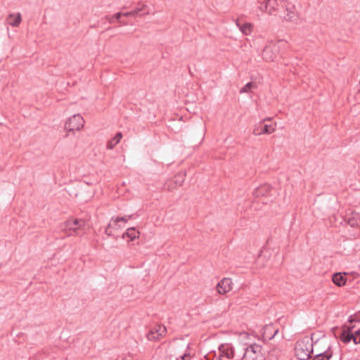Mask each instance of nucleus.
Wrapping results in <instances>:
<instances>
[{
    "label": "nucleus",
    "mask_w": 360,
    "mask_h": 360,
    "mask_svg": "<svg viewBox=\"0 0 360 360\" xmlns=\"http://www.w3.org/2000/svg\"><path fill=\"white\" fill-rule=\"evenodd\" d=\"M278 53V47L275 44L264 46L262 49V57L266 61H274Z\"/></svg>",
    "instance_id": "obj_8"
},
{
    "label": "nucleus",
    "mask_w": 360,
    "mask_h": 360,
    "mask_svg": "<svg viewBox=\"0 0 360 360\" xmlns=\"http://www.w3.org/2000/svg\"><path fill=\"white\" fill-rule=\"evenodd\" d=\"M231 279L229 278H224L219 281L217 285V290L219 294L224 295L231 290Z\"/></svg>",
    "instance_id": "obj_10"
},
{
    "label": "nucleus",
    "mask_w": 360,
    "mask_h": 360,
    "mask_svg": "<svg viewBox=\"0 0 360 360\" xmlns=\"http://www.w3.org/2000/svg\"><path fill=\"white\" fill-rule=\"evenodd\" d=\"M252 335L254 338L259 337L255 330L249 328V337ZM264 356L262 352V342H250L249 340V360H264Z\"/></svg>",
    "instance_id": "obj_3"
},
{
    "label": "nucleus",
    "mask_w": 360,
    "mask_h": 360,
    "mask_svg": "<svg viewBox=\"0 0 360 360\" xmlns=\"http://www.w3.org/2000/svg\"><path fill=\"white\" fill-rule=\"evenodd\" d=\"M122 14L121 12H118L112 15V16L105 15V18L109 22V23H114L115 22H118L122 23L124 25H127V22L123 20H121Z\"/></svg>",
    "instance_id": "obj_17"
},
{
    "label": "nucleus",
    "mask_w": 360,
    "mask_h": 360,
    "mask_svg": "<svg viewBox=\"0 0 360 360\" xmlns=\"http://www.w3.org/2000/svg\"><path fill=\"white\" fill-rule=\"evenodd\" d=\"M352 333L354 335V343L355 345L360 344V328L352 330Z\"/></svg>",
    "instance_id": "obj_28"
},
{
    "label": "nucleus",
    "mask_w": 360,
    "mask_h": 360,
    "mask_svg": "<svg viewBox=\"0 0 360 360\" xmlns=\"http://www.w3.org/2000/svg\"><path fill=\"white\" fill-rule=\"evenodd\" d=\"M250 81H249V94L252 91V89H257L258 85L262 82V77L257 72H251L250 75Z\"/></svg>",
    "instance_id": "obj_13"
},
{
    "label": "nucleus",
    "mask_w": 360,
    "mask_h": 360,
    "mask_svg": "<svg viewBox=\"0 0 360 360\" xmlns=\"http://www.w3.org/2000/svg\"><path fill=\"white\" fill-rule=\"evenodd\" d=\"M121 14H122V16H124V17H130V16H133V14H132V12H131V11L126 12V13H122V12H121Z\"/></svg>",
    "instance_id": "obj_33"
},
{
    "label": "nucleus",
    "mask_w": 360,
    "mask_h": 360,
    "mask_svg": "<svg viewBox=\"0 0 360 360\" xmlns=\"http://www.w3.org/2000/svg\"><path fill=\"white\" fill-rule=\"evenodd\" d=\"M259 328H261L259 331L262 332V339L258 338L257 341L262 343H264L266 340H270L273 339L278 332V329L276 328L273 325H265L263 326L262 324H260Z\"/></svg>",
    "instance_id": "obj_7"
},
{
    "label": "nucleus",
    "mask_w": 360,
    "mask_h": 360,
    "mask_svg": "<svg viewBox=\"0 0 360 360\" xmlns=\"http://www.w3.org/2000/svg\"><path fill=\"white\" fill-rule=\"evenodd\" d=\"M295 6L291 5L290 6L286 7V15L283 17L284 20L289 22H292L295 20V14L294 13Z\"/></svg>",
    "instance_id": "obj_21"
},
{
    "label": "nucleus",
    "mask_w": 360,
    "mask_h": 360,
    "mask_svg": "<svg viewBox=\"0 0 360 360\" xmlns=\"http://www.w3.org/2000/svg\"><path fill=\"white\" fill-rule=\"evenodd\" d=\"M8 23L13 27H18L21 22V15L18 13L16 15L10 14L7 18Z\"/></svg>",
    "instance_id": "obj_18"
},
{
    "label": "nucleus",
    "mask_w": 360,
    "mask_h": 360,
    "mask_svg": "<svg viewBox=\"0 0 360 360\" xmlns=\"http://www.w3.org/2000/svg\"><path fill=\"white\" fill-rule=\"evenodd\" d=\"M84 123V120L80 115H74L65 122V129L68 132L74 133L75 131L80 130Z\"/></svg>",
    "instance_id": "obj_5"
},
{
    "label": "nucleus",
    "mask_w": 360,
    "mask_h": 360,
    "mask_svg": "<svg viewBox=\"0 0 360 360\" xmlns=\"http://www.w3.org/2000/svg\"><path fill=\"white\" fill-rule=\"evenodd\" d=\"M333 355L331 346H328L324 351H317L316 354L311 356V360H330Z\"/></svg>",
    "instance_id": "obj_11"
},
{
    "label": "nucleus",
    "mask_w": 360,
    "mask_h": 360,
    "mask_svg": "<svg viewBox=\"0 0 360 360\" xmlns=\"http://www.w3.org/2000/svg\"><path fill=\"white\" fill-rule=\"evenodd\" d=\"M332 281L335 285L338 287H342L345 285L346 283V274H342L341 272L334 273L332 276Z\"/></svg>",
    "instance_id": "obj_15"
},
{
    "label": "nucleus",
    "mask_w": 360,
    "mask_h": 360,
    "mask_svg": "<svg viewBox=\"0 0 360 360\" xmlns=\"http://www.w3.org/2000/svg\"><path fill=\"white\" fill-rule=\"evenodd\" d=\"M111 228H117V226H115V224H113V219H111L110 222L108 224V226L105 230V233L108 236H112Z\"/></svg>",
    "instance_id": "obj_29"
},
{
    "label": "nucleus",
    "mask_w": 360,
    "mask_h": 360,
    "mask_svg": "<svg viewBox=\"0 0 360 360\" xmlns=\"http://www.w3.org/2000/svg\"><path fill=\"white\" fill-rule=\"evenodd\" d=\"M151 330H153L154 333L158 334V333H162V335L166 333V327L165 326H161L160 325L155 326Z\"/></svg>",
    "instance_id": "obj_30"
},
{
    "label": "nucleus",
    "mask_w": 360,
    "mask_h": 360,
    "mask_svg": "<svg viewBox=\"0 0 360 360\" xmlns=\"http://www.w3.org/2000/svg\"><path fill=\"white\" fill-rule=\"evenodd\" d=\"M139 231L136 228L131 227L127 229L126 232L123 234V238H129L131 240H134L136 238L139 237Z\"/></svg>",
    "instance_id": "obj_20"
},
{
    "label": "nucleus",
    "mask_w": 360,
    "mask_h": 360,
    "mask_svg": "<svg viewBox=\"0 0 360 360\" xmlns=\"http://www.w3.org/2000/svg\"><path fill=\"white\" fill-rule=\"evenodd\" d=\"M191 355L190 353L186 352L184 354L181 356L179 358H177L176 360H188Z\"/></svg>",
    "instance_id": "obj_32"
},
{
    "label": "nucleus",
    "mask_w": 360,
    "mask_h": 360,
    "mask_svg": "<svg viewBox=\"0 0 360 360\" xmlns=\"http://www.w3.org/2000/svg\"><path fill=\"white\" fill-rule=\"evenodd\" d=\"M84 225V221L79 219H70L65 222V229L77 232V230Z\"/></svg>",
    "instance_id": "obj_12"
},
{
    "label": "nucleus",
    "mask_w": 360,
    "mask_h": 360,
    "mask_svg": "<svg viewBox=\"0 0 360 360\" xmlns=\"http://www.w3.org/2000/svg\"><path fill=\"white\" fill-rule=\"evenodd\" d=\"M241 20H236V25L239 27L243 34H248V22L246 21L241 22Z\"/></svg>",
    "instance_id": "obj_24"
},
{
    "label": "nucleus",
    "mask_w": 360,
    "mask_h": 360,
    "mask_svg": "<svg viewBox=\"0 0 360 360\" xmlns=\"http://www.w3.org/2000/svg\"><path fill=\"white\" fill-rule=\"evenodd\" d=\"M248 26H249V34H250L252 30L253 29V25L251 22H249Z\"/></svg>",
    "instance_id": "obj_35"
},
{
    "label": "nucleus",
    "mask_w": 360,
    "mask_h": 360,
    "mask_svg": "<svg viewBox=\"0 0 360 360\" xmlns=\"http://www.w3.org/2000/svg\"><path fill=\"white\" fill-rule=\"evenodd\" d=\"M122 138V134L120 131H118L114 138L109 140L107 143V148L112 149L121 140Z\"/></svg>",
    "instance_id": "obj_19"
},
{
    "label": "nucleus",
    "mask_w": 360,
    "mask_h": 360,
    "mask_svg": "<svg viewBox=\"0 0 360 360\" xmlns=\"http://www.w3.org/2000/svg\"><path fill=\"white\" fill-rule=\"evenodd\" d=\"M184 180V176L179 174L174 176V179H171L165 184V188L171 191L174 189L177 185L181 186Z\"/></svg>",
    "instance_id": "obj_14"
},
{
    "label": "nucleus",
    "mask_w": 360,
    "mask_h": 360,
    "mask_svg": "<svg viewBox=\"0 0 360 360\" xmlns=\"http://www.w3.org/2000/svg\"><path fill=\"white\" fill-rule=\"evenodd\" d=\"M147 7L146 5H143L140 8H136V9L133 10L132 14L133 17L136 16H141L147 13V12L145 11L146 8Z\"/></svg>",
    "instance_id": "obj_23"
},
{
    "label": "nucleus",
    "mask_w": 360,
    "mask_h": 360,
    "mask_svg": "<svg viewBox=\"0 0 360 360\" xmlns=\"http://www.w3.org/2000/svg\"><path fill=\"white\" fill-rule=\"evenodd\" d=\"M240 93H246L248 92V84H245L243 87L240 91Z\"/></svg>",
    "instance_id": "obj_34"
},
{
    "label": "nucleus",
    "mask_w": 360,
    "mask_h": 360,
    "mask_svg": "<svg viewBox=\"0 0 360 360\" xmlns=\"http://www.w3.org/2000/svg\"><path fill=\"white\" fill-rule=\"evenodd\" d=\"M277 4V0H258L256 8L262 13L266 12L269 15H275L274 11Z\"/></svg>",
    "instance_id": "obj_6"
},
{
    "label": "nucleus",
    "mask_w": 360,
    "mask_h": 360,
    "mask_svg": "<svg viewBox=\"0 0 360 360\" xmlns=\"http://www.w3.org/2000/svg\"><path fill=\"white\" fill-rule=\"evenodd\" d=\"M134 217V214L131 215H125L124 217H117L116 219H113V224L115 226H117V223L120 221L127 222L128 220L132 219Z\"/></svg>",
    "instance_id": "obj_26"
},
{
    "label": "nucleus",
    "mask_w": 360,
    "mask_h": 360,
    "mask_svg": "<svg viewBox=\"0 0 360 360\" xmlns=\"http://www.w3.org/2000/svg\"><path fill=\"white\" fill-rule=\"evenodd\" d=\"M276 129V124L271 122V120H263L258 124L255 125L253 129V134L255 136L260 134H270Z\"/></svg>",
    "instance_id": "obj_4"
},
{
    "label": "nucleus",
    "mask_w": 360,
    "mask_h": 360,
    "mask_svg": "<svg viewBox=\"0 0 360 360\" xmlns=\"http://www.w3.org/2000/svg\"><path fill=\"white\" fill-rule=\"evenodd\" d=\"M345 220L351 227H356L360 224V215L359 213L352 212Z\"/></svg>",
    "instance_id": "obj_16"
},
{
    "label": "nucleus",
    "mask_w": 360,
    "mask_h": 360,
    "mask_svg": "<svg viewBox=\"0 0 360 360\" xmlns=\"http://www.w3.org/2000/svg\"><path fill=\"white\" fill-rule=\"evenodd\" d=\"M220 356H226L228 359L235 358V350L231 349L229 350L228 348H226L224 345H221L219 347Z\"/></svg>",
    "instance_id": "obj_22"
},
{
    "label": "nucleus",
    "mask_w": 360,
    "mask_h": 360,
    "mask_svg": "<svg viewBox=\"0 0 360 360\" xmlns=\"http://www.w3.org/2000/svg\"><path fill=\"white\" fill-rule=\"evenodd\" d=\"M355 328V326H347L345 324L340 330L338 335L339 339L345 344H348L351 341L354 342V335L352 330Z\"/></svg>",
    "instance_id": "obj_9"
},
{
    "label": "nucleus",
    "mask_w": 360,
    "mask_h": 360,
    "mask_svg": "<svg viewBox=\"0 0 360 360\" xmlns=\"http://www.w3.org/2000/svg\"><path fill=\"white\" fill-rule=\"evenodd\" d=\"M313 335L298 340L295 347V356L300 360H309L314 354Z\"/></svg>",
    "instance_id": "obj_1"
},
{
    "label": "nucleus",
    "mask_w": 360,
    "mask_h": 360,
    "mask_svg": "<svg viewBox=\"0 0 360 360\" xmlns=\"http://www.w3.org/2000/svg\"><path fill=\"white\" fill-rule=\"evenodd\" d=\"M217 360H221V356H218V357H217Z\"/></svg>",
    "instance_id": "obj_36"
},
{
    "label": "nucleus",
    "mask_w": 360,
    "mask_h": 360,
    "mask_svg": "<svg viewBox=\"0 0 360 360\" xmlns=\"http://www.w3.org/2000/svg\"><path fill=\"white\" fill-rule=\"evenodd\" d=\"M162 336V333H158V335L154 333L153 330H150L147 334V338L150 341H157L160 340V337Z\"/></svg>",
    "instance_id": "obj_25"
},
{
    "label": "nucleus",
    "mask_w": 360,
    "mask_h": 360,
    "mask_svg": "<svg viewBox=\"0 0 360 360\" xmlns=\"http://www.w3.org/2000/svg\"><path fill=\"white\" fill-rule=\"evenodd\" d=\"M243 350L244 351V353L243 354V356L241 357H240V354L236 356V354H235L236 360H239V359L245 360L246 353L248 352V347L243 348Z\"/></svg>",
    "instance_id": "obj_31"
},
{
    "label": "nucleus",
    "mask_w": 360,
    "mask_h": 360,
    "mask_svg": "<svg viewBox=\"0 0 360 360\" xmlns=\"http://www.w3.org/2000/svg\"><path fill=\"white\" fill-rule=\"evenodd\" d=\"M271 191L272 187L268 184L257 187L252 193L253 201L261 202L264 205L268 204L272 201Z\"/></svg>",
    "instance_id": "obj_2"
},
{
    "label": "nucleus",
    "mask_w": 360,
    "mask_h": 360,
    "mask_svg": "<svg viewBox=\"0 0 360 360\" xmlns=\"http://www.w3.org/2000/svg\"><path fill=\"white\" fill-rule=\"evenodd\" d=\"M348 322L349 323H352L354 322H360V311L356 312V314L351 315L348 318Z\"/></svg>",
    "instance_id": "obj_27"
}]
</instances>
